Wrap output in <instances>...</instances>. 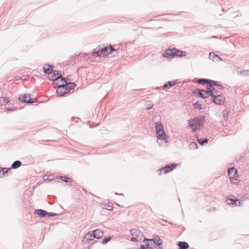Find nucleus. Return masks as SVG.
Returning <instances> with one entry per match:
<instances>
[{"label": "nucleus", "instance_id": "nucleus-36", "mask_svg": "<svg viewBox=\"0 0 249 249\" xmlns=\"http://www.w3.org/2000/svg\"><path fill=\"white\" fill-rule=\"evenodd\" d=\"M154 240H155L156 242H157L156 245L160 246L161 244V243H159V241L160 240V239L158 236H157V238H155Z\"/></svg>", "mask_w": 249, "mask_h": 249}, {"label": "nucleus", "instance_id": "nucleus-40", "mask_svg": "<svg viewBox=\"0 0 249 249\" xmlns=\"http://www.w3.org/2000/svg\"><path fill=\"white\" fill-rule=\"evenodd\" d=\"M152 106H153V105H152L151 104H148V105H147L146 108H147V109L149 110V109H151L152 108Z\"/></svg>", "mask_w": 249, "mask_h": 249}, {"label": "nucleus", "instance_id": "nucleus-18", "mask_svg": "<svg viewBox=\"0 0 249 249\" xmlns=\"http://www.w3.org/2000/svg\"><path fill=\"white\" fill-rule=\"evenodd\" d=\"M130 233L132 236H136L137 237H141V236L143 235V234L142 232H140L136 229H131L130 230Z\"/></svg>", "mask_w": 249, "mask_h": 249}, {"label": "nucleus", "instance_id": "nucleus-10", "mask_svg": "<svg viewBox=\"0 0 249 249\" xmlns=\"http://www.w3.org/2000/svg\"><path fill=\"white\" fill-rule=\"evenodd\" d=\"M177 49L175 48L168 49L164 53V56L167 58L174 57L177 54Z\"/></svg>", "mask_w": 249, "mask_h": 249}, {"label": "nucleus", "instance_id": "nucleus-37", "mask_svg": "<svg viewBox=\"0 0 249 249\" xmlns=\"http://www.w3.org/2000/svg\"><path fill=\"white\" fill-rule=\"evenodd\" d=\"M228 111L227 110H225V111H224L223 112V116H224V118H226V117H228Z\"/></svg>", "mask_w": 249, "mask_h": 249}, {"label": "nucleus", "instance_id": "nucleus-31", "mask_svg": "<svg viewBox=\"0 0 249 249\" xmlns=\"http://www.w3.org/2000/svg\"><path fill=\"white\" fill-rule=\"evenodd\" d=\"M190 147L192 149H195L197 148V144L195 142H192L190 144Z\"/></svg>", "mask_w": 249, "mask_h": 249}, {"label": "nucleus", "instance_id": "nucleus-13", "mask_svg": "<svg viewBox=\"0 0 249 249\" xmlns=\"http://www.w3.org/2000/svg\"><path fill=\"white\" fill-rule=\"evenodd\" d=\"M93 232L89 231L86 233L83 237L82 242L84 244H88L89 241L92 240L93 239Z\"/></svg>", "mask_w": 249, "mask_h": 249}, {"label": "nucleus", "instance_id": "nucleus-27", "mask_svg": "<svg viewBox=\"0 0 249 249\" xmlns=\"http://www.w3.org/2000/svg\"><path fill=\"white\" fill-rule=\"evenodd\" d=\"M193 106L196 109L201 110L203 108L202 105L201 104H199L198 102L194 104Z\"/></svg>", "mask_w": 249, "mask_h": 249}, {"label": "nucleus", "instance_id": "nucleus-32", "mask_svg": "<svg viewBox=\"0 0 249 249\" xmlns=\"http://www.w3.org/2000/svg\"><path fill=\"white\" fill-rule=\"evenodd\" d=\"M111 239L110 237H106L104 238V239L103 240L102 243L103 244H107L109 241H110Z\"/></svg>", "mask_w": 249, "mask_h": 249}, {"label": "nucleus", "instance_id": "nucleus-39", "mask_svg": "<svg viewBox=\"0 0 249 249\" xmlns=\"http://www.w3.org/2000/svg\"><path fill=\"white\" fill-rule=\"evenodd\" d=\"M4 177V173L2 172V168H0V178Z\"/></svg>", "mask_w": 249, "mask_h": 249}, {"label": "nucleus", "instance_id": "nucleus-43", "mask_svg": "<svg viewBox=\"0 0 249 249\" xmlns=\"http://www.w3.org/2000/svg\"><path fill=\"white\" fill-rule=\"evenodd\" d=\"M146 246L145 247L144 245H141L140 249H146Z\"/></svg>", "mask_w": 249, "mask_h": 249}, {"label": "nucleus", "instance_id": "nucleus-17", "mask_svg": "<svg viewBox=\"0 0 249 249\" xmlns=\"http://www.w3.org/2000/svg\"><path fill=\"white\" fill-rule=\"evenodd\" d=\"M43 68V71L46 74H50L53 71V66L50 64H45Z\"/></svg>", "mask_w": 249, "mask_h": 249}, {"label": "nucleus", "instance_id": "nucleus-1", "mask_svg": "<svg viewBox=\"0 0 249 249\" xmlns=\"http://www.w3.org/2000/svg\"><path fill=\"white\" fill-rule=\"evenodd\" d=\"M205 121V118L202 116L195 117L189 120V126L195 132L201 128Z\"/></svg>", "mask_w": 249, "mask_h": 249}, {"label": "nucleus", "instance_id": "nucleus-5", "mask_svg": "<svg viewBox=\"0 0 249 249\" xmlns=\"http://www.w3.org/2000/svg\"><path fill=\"white\" fill-rule=\"evenodd\" d=\"M228 174L231 182L235 183L238 178L237 170L234 167H231L229 169Z\"/></svg>", "mask_w": 249, "mask_h": 249}, {"label": "nucleus", "instance_id": "nucleus-6", "mask_svg": "<svg viewBox=\"0 0 249 249\" xmlns=\"http://www.w3.org/2000/svg\"><path fill=\"white\" fill-rule=\"evenodd\" d=\"M197 83L200 84L204 85L207 84V85H213V86L219 87V89H222V86L219 85L216 82L207 79H199L197 80Z\"/></svg>", "mask_w": 249, "mask_h": 249}, {"label": "nucleus", "instance_id": "nucleus-29", "mask_svg": "<svg viewBox=\"0 0 249 249\" xmlns=\"http://www.w3.org/2000/svg\"><path fill=\"white\" fill-rule=\"evenodd\" d=\"M8 103V99L5 97H0V104L1 105L6 104Z\"/></svg>", "mask_w": 249, "mask_h": 249}, {"label": "nucleus", "instance_id": "nucleus-19", "mask_svg": "<svg viewBox=\"0 0 249 249\" xmlns=\"http://www.w3.org/2000/svg\"><path fill=\"white\" fill-rule=\"evenodd\" d=\"M56 92L60 96H63L67 93V91H66V89H65L64 86L62 85L58 86V89Z\"/></svg>", "mask_w": 249, "mask_h": 249}, {"label": "nucleus", "instance_id": "nucleus-4", "mask_svg": "<svg viewBox=\"0 0 249 249\" xmlns=\"http://www.w3.org/2000/svg\"><path fill=\"white\" fill-rule=\"evenodd\" d=\"M115 50L110 45L109 47H105L100 50H96V49H94L92 53V55L94 56H106Z\"/></svg>", "mask_w": 249, "mask_h": 249}, {"label": "nucleus", "instance_id": "nucleus-25", "mask_svg": "<svg viewBox=\"0 0 249 249\" xmlns=\"http://www.w3.org/2000/svg\"><path fill=\"white\" fill-rule=\"evenodd\" d=\"M57 178H59L66 182H71V178L66 176H59V178L57 177Z\"/></svg>", "mask_w": 249, "mask_h": 249}, {"label": "nucleus", "instance_id": "nucleus-24", "mask_svg": "<svg viewBox=\"0 0 249 249\" xmlns=\"http://www.w3.org/2000/svg\"><path fill=\"white\" fill-rule=\"evenodd\" d=\"M21 165V162L19 160L14 161L12 164V168L16 169L19 167Z\"/></svg>", "mask_w": 249, "mask_h": 249}, {"label": "nucleus", "instance_id": "nucleus-26", "mask_svg": "<svg viewBox=\"0 0 249 249\" xmlns=\"http://www.w3.org/2000/svg\"><path fill=\"white\" fill-rule=\"evenodd\" d=\"M230 200L231 201V202H229V204H235L236 206H240L241 205V202L239 201L238 200L236 199L235 200L234 199H230Z\"/></svg>", "mask_w": 249, "mask_h": 249}, {"label": "nucleus", "instance_id": "nucleus-20", "mask_svg": "<svg viewBox=\"0 0 249 249\" xmlns=\"http://www.w3.org/2000/svg\"><path fill=\"white\" fill-rule=\"evenodd\" d=\"M155 130L156 133L164 131V126L160 122H157L155 124Z\"/></svg>", "mask_w": 249, "mask_h": 249}, {"label": "nucleus", "instance_id": "nucleus-44", "mask_svg": "<svg viewBox=\"0 0 249 249\" xmlns=\"http://www.w3.org/2000/svg\"><path fill=\"white\" fill-rule=\"evenodd\" d=\"M14 110H15L14 108H7V110H8V111H13Z\"/></svg>", "mask_w": 249, "mask_h": 249}, {"label": "nucleus", "instance_id": "nucleus-2", "mask_svg": "<svg viewBox=\"0 0 249 249\" xmlns=\"http://www.w3.org/2000/svg\"><path fill=\"white\" fill-rule=\"evenodd\" d=\"M216 87L213 86V85H207L206 87L207 90L198 89L196 90V93L203 98H209L210 96L211 97L215 91Z\"/></svg>", "mask_w": 249, "mask_h": 249}, {"label": "nucleus", "instance_id": "nucleus-41", "mask_svg": "<svg viewBox=\"0 0 249 249\" xmlns=\"http://www.w3.org/2000/svg\"><path fill=\"white\" fill-rule=\"evenodd\" d=\"M52 177V175H50V176H46V175H45L43 176V179L44 180H46V179H48V178H49V177Z\"/></svg>", "mask_w": 249, "mask_h": 249}, {"label": "nucleus", "instance_id": "nucleus-34", "mask_svg": "<svg viewBox=\"0 0 249 249\" xmlns=\"http://www.w3.org/2000/svg\"><path fill=\"white\" fill-rule=\"evenodd\" d=\"M139 237L136 236H134L131 239V241L133 242H139L141 240V238L140 237V239H138Z\"/></svg>", "mask_w": 249, "mask_h": 249}, {"label": "nucleus", "instance_id": "nucleus-9", "mask_svg": "<svg viewBox=\"0 0 249 249\" xmlns=\"http://www.w3.org/2000/svg\"><path fill=\"white\" fill-rule=\"evenodd\" d=\"M61 80L65 83H66V84H63L62 85L64 86V88L65 89H66V91H67V93L68 91H70L71 90L73 89L75 86V85L74 83H67L66 79L63 78H61Z\"/></svg>", "mask_w": 249, "mask_h": 249}, {"label": "nucleus", "instance_id": "nucleus-45", "mask_svg": "<svg viewBox=\"0 0 249 249\" xmlns=\"http://www.w3.org/2000/svg\"><path fill=\"white\" fill-rule=\"evenodd\" d=\"M48 179L50 180H53V176H52V177H49Z\"/></svg>", "mask_w": 249, "mask_h": 249}, {"label": "nucleus", "instance_id": "nucleus-21", "mask_svg": "<svg viewBox=\"0 0 249 249\" xmlns=\"http://www.w3.org/2000/svg\"><path fill=\"white\" fill-rule=\"evenodd\" d=\"M35 213L40 215L41 217H44L46 216L47 214H49V213L41 209L36 210Z\"/></svg>", "mask_w": 249, "mask_h": 249}, {"label": "nucleus", "instance_id": "nucleus-46", "mask_svg": "<svg viewBox=\"0 0 249 249\" xmlns=\"http://www.w3.org/2000/svg\"><path fill=\"white\" fill-rule=\"evenodd\" d=\"M158 249H162V248L160 247H159Z\"/></svg>", "mask_w": 249, "mask_h": 249}, {"label": "nucleus", "instance_id": "nucleus-35", "mask_svg": "<svg viewBox=\"0 0 249 249\" xmlns=\"http://www.w3.org/2000/svg\"><path fill=\"white\" fill-rule=\"evenodd\" d=\"M9 170H10L9 168H2V172H3L4 176L6 173H8Z\"/></svg>", "mask_w": 249, "mask_h": 249}, {"label": "nucleus", "instance_id": "nucleus-42", "mask_svg": "<svg viewBox=\"0 0 249 249\" xmlns=\"http://www.w3.org/2000/svg\"><path fill=\"white\" fill-rule=\"evenodd\" d=\"M49 214H48L49 216H55L56 215V214L55 213H49Z\"/></svg>", "mask_w": 249, "mask_h": 249}, {"label": "nucleus", "instance_id": "nucleus-15", "mask_svg": "<svg viewBox=\"0 0 249 249\" xmlns=\"http://www.w3.org/2000/svg\"><path fill=\"white\" fill-rule=\"evenodd\" d=\"M59 78L61 77V75L59 74L57 71H54L53 74L51 75H49V79L52 81H56Z\"/></svg>", "mask_w": 249, "mask_h": 249}, {"label": "nucleus", "instance_id": "nucleus-23", "mask_svg": "<svg viewBox=\"0 0 249 249\" xmlns=\"http://www.w3.org/2000/svg\"><path fill=\"white\" fill-rule=\"evenodd\" d=\"M178 245L179 246L180 249H187L189 248V245L185 242H179Z\"/></svg>", "mask_w": 249, "mask_h": 249}, {"label": "nucleus", "instance_id": "nucleus-33", "mask_svg": "<svg viewBox=\"0 0 249 249\" xmlns=\"http://www.w3.org/2000/svg\"><path fill=\"white\" fill-rule=\"evenodd\" d=\"M198 142L201 144L203 145L205 143H207L208 141V140L207 139H205L204 140L202 139H198Z\"/></svg>", "mask_w": 249, "mask_h": 249}, {"label": "nucleus", "instance_id": "nucleus-30", "mask_svg": "<svg viewBox=\"0 0 249 249\" xmlns=\"http://www.w3.org/2000/svg\"><path fill=\"white\" fill-rule=\"evenodd\" d=\"M243 76H249V70H243L239 72Z\"/></svg>", "mask_w": 249, "mask_h": 249}, {"label": "nucleus", "instance_id": "nucleus-22", "mask_svg": "<svg viewBox=\"0 0 249 249\" xmlns=\"http://www.w3.org/2000/svg\"><path fill=\"white\" fill-rule=\"evenodd\" d=\"M176 83L175 81H168L167 83L164 85L163 86V89H169L174 86Z\"/></svg>", "mask_w": 249, "mask_h": 249}, {"label": "nucleus", "instance_id": "nucleus-11", "mask_svg": "<svg viewBox=\"0 0 249 249\" xmlns=\"http://www.w3.org/2000/svg\"><path fill=\"white\" fill-rule=\"evenodd\" d=\"M177 164L176 163H173L171 165L168 164L166 166H165L163 168H161L159 170L161 172L162 171H164V174H166L167 173H168L170 171L173 170L174 169H175L177 166Z\"/></svg>", "mask_w": 249, "mask_h": 249}, {"label": "nucleus", "instance_id": "nucleus-14", "mask_svg": "<svg viewBox=\"0 0 249 249\" xmlns=\"http://www.w3.org/2000/svg\"><path fill=\"white\" fill-rule=\"evenodd\" d=\"M93 238H100L103 236L104 232L100 229H96L93 231Z\"/></svg>", "mask_w": 249, "mask_h": 249}, {"label": "nucleus", "instance_id": "nucleus-8", "mask_svg": "<svg viewBox=\"0 0 249 249\" xmlns=\"http://www.w3.org/2000/svg\"><path fill=\"white\" fill-rule=\"evenodd\" d=\"M18 100L20 102L28 104H32L36 102V99L31 98L29 94H24L22 96H20L18 98Z\"/></svg>", "mask_w": 249, "mask_h": 249}, {"label": "nucleus", "instance_id": "nucleus-38", "mask_svg": "<svg viewBox=\"0 0 249 249\" xmlns=\"http://www.w3.org/2000/svg\"><path fill=\"white\" fill-rule=\"evenodd\" d=\"M105 209L107 210H111L112 209V206L110 205H107L106 207L104 208Z\"/></svg>", "mask_w": 249, "mask_h": 249}, {"label": "nucleus", "instance_id": "nucleus-12", "mask_svg": "<svg viewBox=\"0 0 249 249\" xmlns=\"http://www.w3.org/2000/svg\"><path fill=\"white\" fill-rule=\"evenodd\" d=\"M143 241V242L147 241L146 243L147 248L153 249L156 247L157 242L155 240L144 238Z\"/></svg>", "mask_w": 249, "mask_h": 249}, {"label": "nucleus", "instance_id": "nucleus-7", "mask_svg": "<svg viewBox=\"0 0 249 249\" xmlns=\"http://www.w3.org/2000/svg\"><path fill=\"white\" fill-rule=\"evenodd\" d=\"M156 136L157 138V142L159 143L160 145V141H164L165 142H168V139L166 133L165 131H160V132H157Z\"/></svg>", "mask_w": 249, "mask_h": 249}, {"label": "nucleus", "instance_id": "nucleus-16", "mask_svg": "<svg viewBox=\"0 0 249 249\" xmlns=\"http://www.w3.org/2000/svg\"><path fill=\"white\" fill-rule=\"evenodd\" d=\"M209 58L214 62L222 61V59L219 56L215 54L213 52L210 53Z\"/></svg>", "mask_w": 249, "mask_h": 249}, {"label": "nucleus", "instance_id": "nucleus-28", "mask_svg": "<svg viewBox=\"0 0 249 249\" xmlns=\"http://www.w3.org/2000/svg\"><path fill=\"white\" fill-rule=\"evenodd\" d=\"M176 56H184L186 55V53L184 51H181L177 50Z\"/></svg>", "mask_w": 249, "mask_h": 249}, {"label": "nucleus", "instance_id": "nucleus-3", "mask_svg": "<svg viewBox=\"0 0 249 249\" xmlns=\"http://www.w3.org/2000/svg\"><path fill=\"white\" fill-rule=\"evenodd\" d=\"M219 87H216L213 94H212V97L211 98V101L217 105H222L224 103L225 98L224 96L220 94V91L218 90L219 89Z\"/></svg>", "mask_w": 249, "mask_h": 249}]
</instances>
